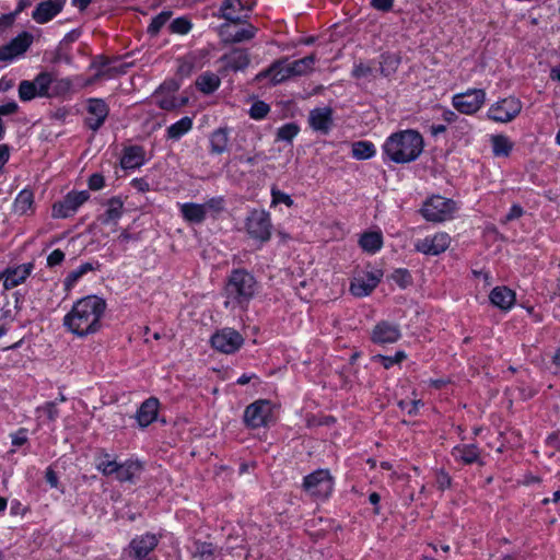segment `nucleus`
<instances>
[{
	"label": "nucleus",
	"mask_w": 560,
	"mask_h": 560,
	"mask_svg": "<svg viewBox=\"0 0 560 560\" xmlns=\"http://www.w3.org/2000/svg\"><path fill=\"white\" fill-rule=\"evenodd\" d=\"M287 58L273 61L267 69L256 75L255 81L260 82L270 78L271 84L276 85L293 77L290 63H287Z\"/></svg>",
	"instance_id": "obj_16"
},
{
	"label": "nucleus",
	"mask_w": 560,
	"mask_h": 560,
	"mask_svg": "<svg viewBox=\"0 0 560 560\" xmlns=\"http://www.w3.org/2000/svg\"><path fill=\"white\" fill-rule=\"evenodd\" d=\"M255 33L256 28L249 25L248 27L238 30L234 34H232L231 37L229 38V42L241 43L244 40H249L255 36Z\"/></svg>",
	"instance_id": "obj_50"
},
{
	"label": "nucleus",
	"mask_w": 560,
	"mask_h": 560,
	"mask_svg": "<svg viewBox=\"0 0 560 560\" xmlns=\"http://www.w3.org/2000/svg\"><path fill=\"white\" fill-rule=\"evenodd\" d=\"M394 0H371V7L382 12H388L393 9Z\"/></svg>",
	"instance_id": "obj_62"
},
{
	"label": "nucleus",
	"mask_w": 560,
	"mask_h": 560,
	"mask_svg": "<svg viewBox=\"0 0 560 560\" xmlns=\"http://www.w3.org/2000/svg\"><path fill=\"white\" fill-rule=\"evenodd\" d=\"M211 347L224 354H232L244 343L243 336L235 329L225 327L217 330L210 339Z\"/></svg>",
	"instance_id": "obj_9"
},
{
	"label": "nucleus",
	"mask_w": 560,
	"mask_h": 560,
	"mask_svg": "<svg viewBox=\"0 0 560 560\" xmlns=\"http://www.w3.org/2000/svg\"><path fill=\"white\" fill-rule=\"evenodd\" d=\"M65 260V253L61 249L52 250L47 257V266L55 267Z\"/></svg>",
	"instance_id": "obj_61"
},
{
	"label": "nucleus",
	"mask_w": 560,
	"mask_h": 560,
	"mask_svg": "<svg viewBox=\"0 0 560 560\" xmlns=\"http://www.w3.org/2000/svg\"><path fill=\"white\" fill-rule=\"evenodd\" d=\"M92 270H94L93 265L91 262H85L82 264L79 268L69 272L65 279L66 289L72 288L83 275Z\"/></svg>",
	"instance_id": "obj_43"
},
{
	"label": "nucleus",
	"mask_w": 560,
	"mask_h": 560,
	"mask_svg": "<svg viewBox=\"0 0 560 560\" xmlns=\"http://www.w3.org/2000/svg\"><path fill=\"white\" fill-rule=\"evenodd\" d=\"M256 280L246 269H233L225 284V293L237 304L247 303L255 293Z\"/></svg>",
	"instance_id": "obj_3"
},
{
	"label": "nucleus",
	"mask_w": 560,
	"mask_h": 560,
	"mask_svg": "<svg viewBox=\"0 0 560 560\" xmlns=\"http://www.w3.org/2000/svg\"><path fill=\"white\" fill-rule=\"evenodd\" d=\"M406 358L407 355L404 351H397L393 357L375 354L372 357V360L374 362H380L386 370H388L395 364L401 363Z\"/></svg>",
	"instance_id": "obj_44"
},
{
	"label": "nucleus",
	"mask_w": 560,
	"mask_h": 560,
	"mask_svg": "<svg viewBox=\"0 0 560 560\" xmlns=\"http://www.w3.org/2000/svg\"><path fill=\"white\" fill-rule=\"evenodd\" d=\"M271 415L270 401L260 399L248 405L244 411V422L250 429L267 425Z\"/></svg>",
	"instance_id": "obj_12"
},
{
	"label": "nucleus",
	"mask_w": 560,
	"mask_h": 560,
	"mask_svg": "<svg viewBox=\"0 0 560 560\" xmlns=\"http://www.w3.org/2000/svg\"><path fill=\"white\" fill-rule=\"evenodd\" d=\"M27 442L26 430L20 429L12 435V444L14 446H22Z\"/></svg>",
	"instance_id": "obj_63"
},
{
	"label": "nucleus",
	"mask_w": 560,
	"mask_h": 560,
	"mask_svg": "<svg viewBox=\"0 0 560 560\" xmlns=\"http://www.w3.org/2000/svg\"><path fill=\"white\" fill-rule=\"evenodd\" d=\"M381 272H366L362 277H355L350 284V292L358 298H363L373 292L381 281Z\"/></svg>",
	"instance_id": "obj_21"
},
{
	"label": "nucleus",
	"mask_w": 560,
	"mask_h": 560,
	"mask_svg": "<svg viewBox=\"0 0 560 560\" xmlns=\"http://www.w3.org/2000/svg\"><path fill=\"white\" fill-rule=\"evenodd\" d=\"M32 82L39 97H51L54 95L49 92V88L52 83V75L49 72L38 73Z\"/></svg>",
	"instance_id": "obj_40"
},
{
	"label": "nucleus",
	"mask_w": 560,
	"mask_h": 560,
	"mask_svg": "<svg viewBox=\"0 0 560 560\" xmlns=\"http://www.w3.org/2000/svg\"><path fill=\"white\" fill-rule=\"evenodd\" d=\"M34 269L33 262L22 264L15 267L7 268L0 273V280L3 279L4 290L12 289L26 280Z\"/></svg>",
	"instance_id": "obj_20"
},
{
	"label": "nucleus",
	"mask_w": 560,
	"mask_h": 560,
	"mask_svg": "<svg viewBox=\"0 0 560 560\" xmlns=\"http://www.w3.org/2000/svg\"><path fill=\"white\" fill-rule=\"evenodd\" d=\"M159 406V399L155 397H150L141 404L136 415L137 421L141 428H145L155 421Z\"/></svg>",
	"instance_id": "obj_25"
},
{
	"label": "nucleus",
	"mask_w": 560,
	"mask_h": 560,
	"mask_svg": "<svg viewBox=\"0 0 560 560\" xmlns=\"http://www.w3.org/2000/svg\"><path fill=\"white\" fill-rule=\"evenodd\" d=\"M375 152V147L370 141H357L352 144V155L357 160L371 159Z\"/></svg>",
	"instance_id": "obj_42"
},
{
	"label": "nucleus",
	"mask_w": 560,
	"mask_h": 560,
	"mask_svg": "<svg viewBox=\"0 0 560 560\" xmlns=\"http://www.w3.org/2000/svg\"><path fill=\"white\" fill-rule=\"evenodd\" d=\"M144 149L140 145H130L125 148L120 160L124 170H133L144 164Z\"/></svg>",
	"instance_id": "obj_27"
},
{
	"label": "nucleus",
	"mask_w": 560,
	"mask_h": 560,
	"mask_svg": "<svg viewBox=\"0 0 560 560\" xmlns=\"http://www.w3.org/2000/svg\"><path fill=\"white\" fill-rule=\"evenodd\" d=\"M183 218L194 224H200L206 220V206L195 202H186L180 206Z\"/></svg>",
	"instance_id": "obj_30"
},
{
	"label": "nucleus",
	"mask_w": 560,
	"mask_h": 560,
	"mask_svg": "<svg viewBox=\"0 0 560 560\" xmlns=\"http://www.w3.org/2000/svg\"><path fill=\"white\" fill-rule=\"evenodd\" d=\"M90 198L88 190L70 191L63 199L52 206L54 218H69Z\"/></svg>",
	"instance_id": "obj_11"
},
{
	"label": "nucleus",
	"mask_w": 560,
	"mask_h": 560,
	"mask_svg": "<svg viewBox=\"0 0 560 560\" xmlns=\"http://www.w3.org/2000/svg\"><path fill=\"white\" fill-rule=\"evenodd\" d=\"M522 110V103L515 97H505L492 104L487 113L490 120L497 122H509Z\"/></svg>",
	"instance_id": "obj_10"
},
{
	"label": "nucleus",
	"mask_w": 560,
	"mask_h": 560,
	"mask_svg": "<svg viewBox=\"0 0 560 560\" xmlns=\"http://www.w3.org/2000/svg\"><path fill=\"white\" fill-rule=\"evenodd\" d=\"M105 185V178L100 173H94L89 178V188L91 190H100Z\"/></svg>",
	"instance_id": "obj_60"
},
{
	"label": "nucleus",
	"mask_w": 560,
	"mask_h": 560,
	"mask_svg": "<svg viewBox=\"0 0 560 560\" xmlns=\"http://www.w3.org/2000/svg\"><path fill=\"white\" fill-rule=\"evenodd\" d=\"M255 0H224L221 5L222 18L231 22H240L243 11H250Z\"/></svg>",
	"instance_id": "obj_23"
},
{
	"label": "nucleus",
	"mask_w": 560,
	"mask_h": 560,
	"mask_svg": "<svg viewBox=\"0 0 560 560\" xmlns=\"http://www.w3.org/2000/svg\"><path fill=\"white\" fill-rule=\"evenodd\" d=\"M492 152L495 156H509L512 149V141L504 135L491 137Z\"/></svg>",
	"instance_id": "obj_36"
},
{
	"label": "nucleus",
	"mask_w": 560,
	"mask_h": 560,
	"mask_svg": "<svg viewBox=\"0 0 560 560\" xmlns=\"http://www.w3.org/2000/svg\"><path fill=\"white\" fill-rule=\"evenodd\" d=\"M359 245L364 252L374 254L382 248L383 236L380 232H365L361 235Z\"/></svg>",
	"instance_id": "obj_33"
},
{
	"label": "nucleus",
	"mask_w": 560,
	"mask_h": 560,
	"mask_svg": "<svg viewBox=\"0 0 560 560\" xmlns=\"http://www.w3.org/2000/svg\"><path fill=\"white\" fill-rule=\"evenodd\" d=\"M451 244V237L447 233L439 232L434 235H428L415 243V249L429 256H438L444 253Z\"/></svg>",
	"instance_id": "obj_13"
},
{
	"label": "nucleus",
	"mask_w": 560,
	"mask_h": 560,
	"mask_svg": "<svg viewBox=\"0 0 560 560\" xmlns=\"http://www.w3.org/2000/svg\"><path fill=\"white\" fill-rule=\"evenodd\" d=\"M191 128L192 119L188 116H185L167 128V138L172 140H178Z\"/></svg>",
	"instance_id": "obj_35"
},
{
	"label": "nucleus",
	"mask_w": 560,
	"mask_h": 560,
	"mask_svg": "<svg viewBox=\"0 0 560 560\" xmlns=\"http://www.w3.org/2000/svg\"><path fill=\"white\" fill-rule=\"evenodd\" d=\"M491 303L502 311L510 310L515 303V292L508 287H495L490 292Z\"/></svg>",
	"instance_id": "obj_26"
},
{
	"label": "nucleus",
	"mask_w": 560,
	"mask_h": 560,
	"mask_svg": "<svg viewBox=\"0 0 560 560\" xmlns=\"http://www.w3.org/2000/svg\"><path fill=\"white\" fill-rule=\"evenodd\" d=\"M142 469L143 466L139 460L129 459L125 463L118 464V468L114 475L120 482H135L136 478L141 474Z\"/></svg>",
	"instance_id": "obj_28"
},
{
	"label": "nucleus",
	"mask_w": 560,
	"mask_h": 560,
	"mask_svg": "<svg viewBox=\"0 0 560 560\" xmlns=\"http://www.w3.org/2000/svg\"><path fill=\"white\" fill-rule=\"evenodd\" d=\"M217 553L218 548L212 542H195V550L192 552L194 558H198L199 560H214Z\"/></svg>",
	"instance_id": "obj_39"
},
{
	"label": "nucleus",
	"mask_w": 560,
	"mask_h": 560,
	"mask_svg": "<svg viewBox=\"0 0 560 560\" xmlns=\"http://www.w3.org/2000/svg\"><path fill=\"white\" fill-rule=\"evenodd\" d=\"M19 97L22 102H30L35 97H39V94L36 91L35 85L32 81L23 80L19 84Z\"/></svg>",
	"instance_id": "obj_45"
},
{
	"label": "nucleus",
	"mask_w": 560,
	"mask_h": 560,
	"mask_svg": "<svg viewBox=\"0 0 560 560\" xmlns=\"http://www.w3.org/2000/svg\"><path fill=\"white\" fill-rule=\"evenodd\" d=\"M33 34L24 31L11 39L7 45L0 47V61H12L14 58L24 55L33 44Z\"/></svg>",
	"instance_id": "obj_14"
},
{
	"label": "nucleus",
	"mask_w": 560,
	"mask_h": 560,
	"mask_svg": "<svg viewBox=\"0 0 560 560\" xmlns=\"http://www.w3.org/2000/svg\"><path fill=\"white\" fill-rule=\"evenodd\" d=\"M66 0H45L39 2L32 13L33 20L38 24H45L57 16L63 9Z\"/></svg>",
	"instance_id": "obj_19"
},
{
	"label": "nucleus",
	"mask_w": 560,
	"mask_h": 560,
	"mask_svg": "<svg viewBox=\"0 0 560 560\" xmlns=\"http://www.w3.org/2000/svg\"><path fill=\"white\" fill-rule=\"evenodd\" d=\"M156 105L165 110H172L177 107L175 97L173 95L162 94L160 97H154Z\"/></svg>",
	"instance_id": "obj_55"
},
{
	"label": "nucleus",
	"mask_w": 560,
	"mask_h": 560,
	"mask_svg": "<svg viewBox=\"0 0 560 560\" xmlns=\"http://www.w3.org/2000/svg\"><path fill=\"white\" fill-rule=\"evenodd\" d=\"M124 213V201L120 197H112L107 201V209L106 211L101 214L97 220L102 224H110V223H117V221L121 218Z\"/></svg>",
	"instance_id": "obj_29"
},
{
	"label": "nucleus",
	"mask_w": 560,
	"mask_h": 560,
	"mask_svg": "<svg viewBox=\"0 0 560 560\" xmlns=\"http://www.w3.org/2000/svg\"><path fill=\"white\" fill-rule=\"evenodd\" d=\"M300 128L294 122H289L280 127L277 131V140L292 141V139L299 133Z\"/></svg>",
	"instance_id": "obj_47"
},
{
	"label": "nucleus",
	"mask_w": 560,
	"mask_h": 560,
	"mask_svg": "<svg viewBox=\"0 0 560 560\" xmlns=\"http://www.w3.org/2000/svg\"><path fill=\"white\" fill-rule=\"evenodd\" d=\"M270 110V106L262 102V101H256L253 103L249 109V116L253 119L260 120L265 118Z\"/></svg>",
	"instance_id": "obj_48"
},
{
	"label": "nucleus",
	"mask_w": 560,
	"mask_h": 560,
	"mask_svg": "<svg viewBox=\"0 0 560 560\" xmlns=\"http://www.w3.org/2000/svg\"><path fill=\"white\" fill-rule=\"evenodd\" d=\"M272 205L284 203L288 207H292L294 201L285 192L279 190L277 187L271 188Z\"/></svg>",
	"instance_id": "obj_52"
},
{
	"label": "nucleus",
	"mask_w": 560,
	"mask_h": 560,
	"mask_svg": "<svg viewBox=\"0 0 560 560\" xmlns=\"http://www.w3.org/2000/svg\"><path fill=\"white\" fill-rule=\"evenodd\" d=\"M400 63L399 57L393 54H383L380 61V71L384 77L394 74Z\"/></svg>",
	"instance_id": "obj_41"
},
{
	"label": "nucleus",
	"mask_w": 560,
	"mask_h": 560,
	"mask_svg": "<svg viewBox=\"0 0 560 560\" xmlns=\"http://www.w3.org/2000/svg\"><path fill=\"white\" fill-rule=\"evenodd\" d=\"M400 329L396 324L386 320L377 323L371 332V340L376 345L394 343L400 338Z\"/></svg>",
	"instance_id": "obj_18"
},
{
	"label": "nucleus",
	"mask_w": 560,
	"mask_h": 560,
	"mask_svg": "<svg viewBox=\"0 0 560 560\" xmlns=\"http://www.w3.org/2000/svg\"><path fill=\"white\" fill-rule=\"evenodd\" d=\"M178 89L179 84L175 80L164 81L154 92L153 97H160L162 94L173 95Z\"/></svg>",
	"instance_id": "obj_51"
},
{
	"label": "nucleus",
	"mask_w": 560,
	"mask_h": 560,
	"mask_svg": "<svg viewBox=\"0 0 560 560\" xmlns=\"http://www.w3.org/2000/svg\"><path fill=\"white\" fill-rule=\"evenodd\" d=\"M435 482L439 490L444 491L452 486V478L444 469H440L435 474Z\"/></svg>",
	"instance_id": "obj_54"
},
{
	"label": "nucleus",
	"mask_w": 560,
	"mask_h": 560,
	"mask_svg": "<svg viewBox=\"0 0 560 560\" xmlns=\"http://www.w3.org/2000/svg\"><path fill=\"white\" fill-rule=\"evenodd\" d=\"M86 112L85 125L91 130L97 131L105 122L109 114V107L102 98H89Z\"/></svg>",
	"instance_id": "obj_15"
},
{
	"label": "nucleus",
	"mask_w": 560,
	"mask_h": 560,
	"mask_svg": "<svg viewBox=\"0 0 560 560\" xmlns=\"http://www.w3.org/2000/svg\"><path fill=\"white\" fill-rule=\"evenodd\" d=\"M454 129L457 133V137L462 138L470 135V132L472 131V126L467 119L460 118L455 124Z\"/></svg>",
	"instance_id": "obj_58"
},
{
	"label": "nucleus",
	"mask_w": 560,
	"mask_h": 560,
	"mask_svg": "<svg viewBox=\"0 0 560 560\" xmlns=\"http://www.w3.org/2000/svg\"><path fill=\"white\" fill-rule=\"evenodd\" d=\"M172 15L171 11H163L156 16H154L148 26V34L151 36H156L161 28L165 25V23L170 20Z\"/></svg>",
	"instance_id": "obj_46"
},
{
	"label": "nucleus",
	"mask_w": 560,
	"mask_h": 560,
	"mask_svg": "<svg viewBox=\"0 0 560 560\" xmlns=\"http://www.w3.org/2000/svg\"><path fill=\"white\" fill-rule=\"evenodd\" d=\"M303 490L312 498L326 500L334 490V478L328 469H317L304 477Z\"/></svg>",
	"instance_id": "obj_5"
},
{
	"label": "nucleus",
	"mask_w": 560,
	"mask_h": 560,
	"mask_svg": "<svg viewBox=\"0 0 560 560\" xmlns=\"http://www.w3.org/2000/svg\"><path fill=\"white\" fill-rule=\"evenodd\" d=\"M453 458L464 465L480 464L481 451L477 444H459L452 448L451 452Z\"/></svg>",
	"instance_id": "obj_24"
},
{
	"label": "nucleus",
	"mask_w": 560,
	"mask_h": 560,
	"mask_svg": "<svg viewBox=\"0 0 560 560\" xmlns=\"http://www.w3.org/2000/svg\"><path fill=\"white\" fill-rule=\"evenodd\" d=\"M159 541V537L152 533L138 535L124 549V558L126 560H159L153 555Z\"/></svg>",
	"instance_id": "obj_4"
},
{
	"label": "nucleus",
	"mask_w": 560,
	"mask_h": 560,
	"mask_svg": "<svg viewBox=\"0 0 560 560\" xmlns=\"http://www.w3.org/2000/svg\"><path fill=\"white\" fill-rule=\"evenodd\" d=\"M229 143V129L226 127H220L210 136V152L213 154H222L228 151Z\"/></svg>",
	"instance_id": "obj_31"
},
{
	"label": "nucleus",
	"mask_w": 560,
	"mask_h": 560,
	"mask_svg": "<svg viewBox=\"0 0 560 560\" xmlns=\"http://www.w3.org/2000/svg\"><path fill=\"white\" fill-rule=\"evenodd\" d=\"M221 80L218 74L213 72H205L196 80L197 89L203 94H211L220 86Z\"/></svg>",
	"instance_id": "obj_32"
},
{
	"label": "nucleus",
	"mask_w": 560,
	"mask_h": 560,
	"mask_svg": "<svg viewBox=\"0 0 560 560\" xmlns=\"http://www.w3.org/2000/svg\"><path fill=\"white\" fill-rule=\"evenodd\" d=\"M308 124L311 128L323 135H327L332 125V109L330 107H317L310 112Z\"/></svg>",
	"instance_id": "obj_22"
},
{
	"label": "nucleus",
	"mask_w": 560,
	"mask_h": 560,
	"mask_svg": "<svg viewBox=\"0 0 560 560\" xmlns=\"http://www.w3.org/2000/svg\"><path fill=\"white\" fill-rule=\"evenodd\" d=\"M105 310V300L96 295H88L73 304L71 311L63 317V326L78 337L95 334L102 327L101 319Z\"/></svg>",
	"instance_id": "obj_1"
},
{
	"label": "nucleus",
	"mask_w": 560,
	"mask_h": 560,
	"mask_svg": "<svg viewBox=\"0 0 560 560\" xmlns=\"http://www.w3.org/2000/svg\"><path fill=\"white\" fill-rule=\"evenodd\" d=\"M392 279L402 289L411 283V276L406 269H397L392 275Z\"/></svg>",
	"instance_id": "obj_53"
},
{
	"label": "nucleus",
	"mask_w": 560,
	"mask_h": 560,
	"mask_svg": "<svg viewBox=\"0 0 560 560\" xmlns=\"http://www.w3.org/2000/svg\"><path fill=\"white\" fill-rule=\"evenodd\" d=\"M201 205L206 206V212L208 210H211L213 212H221L224 209V199L223 197H214Z\"/></svg>",
	"instance_id": "obj_59"
},
{
	"label": "nucleus",
	"mask_w": 560,
	"mask_h": 560,
	"mask_svg": "<svg viewBox=\"0 0 560 560\" xmlns=\"http://www.w3.org/2000/svg\"><path fill=\"white\" fill-rule=\"evenodd\" d=\"M195 67V57L188 55L179 60L178 73L189 75Z\"/></svg>",
	"instance_id": "obj_56"
},
{
	"label": "nucleus",
	"mask_w": 560,
	"mask_h": 560,
	"mask_svg": "<svg viewBox=\"0 0 560 560\" xmlns=\"http://www.w3.org/2000/svg\"><path fill=\"white\" fill-rule=\"evenodd\" d=\"M245 226L248 235L260 243H266L271 237V219L265 210L254 209L250 211Z\"/></svg>",
	"instance_id": "obj_7"
},
{
	"label": "nucleus",
	"mask_w": 560,
	"mask_h": 560,
	"mask_svg": "<svg viewBox=\"0 0 560 560\" xmlns=\"http://www.w3.org/2000/svg\"><path fill=\"white\" fill-rule=\"evenodd\" d=\"M96 468L104 476H112L117 470L118 463L115 459H112L110 455L103 450L97 456Z\"/></svg>",
	"instance_id": "obj_38"
},
{
	"label": "nucleus",
	"mask_w": 560,
	"mask_h": 560,
	"mask_svg": "<svg viewBox=\"0 0 560 560\" xmlns=\"http://www.w3.org/2000/svg\"><path fill=\"white\" fill-rule=\"evenodd\" d=\"M317 60L318 58L316 54L313 52L304 58L291 62L290 67L293 77L305 75L312 72Z\"/></svg>",
	"instance_id": "obj_34"
},
{
	"label": "nucleus",
	"mask_w": 560,
	"mask_h": 560,
	"mask_svg": "<svg viewBox=\"0 0 560 560\" xmlns=\"http://www.w3.org/2000/svg\"><path fill=\"white\" fill-rule=\"evenodd\" d=\"M455 201L442 196H432L421 208V214L427 221L443 222L453 217Z\"/></svg>",
	"instance_id": "obj_6"
},
{
	"label": "nucleus",
	"mask_w": 560,
	"mask_h": 560,
	"mask_svg": "<svg viewBox=\"0 0 560 560\" xmlns=\"http://www.w3.org/2000/svg\"><path fill=\"white\" fill-rule=\"evenodd\" d=\"M423 149V136L416 129L393 132L382 145L384 160L396 164H407L416 161Z\"/></svg>",
	"instance_id": "obj_2"
},
{
	"label": "nucleus",
	"mask_w": 560,
	"mask_h": 560,
	"mask_svg": "<svg viewBox=\"0 0 560 560\" xmlns=\"http://www.w3.org/2000/svg\"><path fill=\"white\" fill-rule=\"evenodd\" d=\"M372 74H373V68L363 62L354 65L353 70H352V77L355 79L368 78Z\"/></svg>",
	"instance_id": "obj_57"
},
{
	"label": "nucleus",
	"mask_w": 560,
	"mask_h": 560,
	"mask_svg": "<svg viewBox=\"0 0 560 560\" xmlns=\"http://www.w3.org/2000/svg\"><path fill=\"white\" fill-rule=\"evenodd\" d=\"M34 203V195L32 190L23 189L19 192L14 200V211L21 215L32 210Z\"/></svg>",
	"instance_id": "obj_37"
},
{
	"label": "nucleus",
	"mask_w": 560,
	"mask_h": 560,
	"mask_svg": "<svg viewBox=\"0 0 560 560\" xmlns=\"http://www.w3.org/2000/svg\"><path fill=\"white\" fill-rule=\"evenodd\" d=\"M191 30V23L186 18H177L170 24V31L175 34H187Z\"/></svg>",
	"instance_id": "obj_49"
},
{
	"label": "nucleus",
	"mask_w": 560,
	"mask_h": 560,
	"mask_svg": "<svg viewBox=\"0 0 560 560\" xmlns=\"http://www.w3.org/2000/svg\"><path fill=\"white\" fill-rule=\"evenodd\" d=\"M486 102V92L482 89H468L452 97L453 107L464 115L476 114Z\"/></svg>",
	"instance_id": "obj_8"
},
{
	"label": "nucleus",
	"mask_w": 560,
	"mask_h": 560,
	"mask_svg": "<svg viewBox=\"0 0 560 560\" xmlns=\"http://www.w3.org/2000/svg\"><path fill=\"white\" fill-rule=\"evenodd\" d=\"M43 409L45 410L48 419L50 421H55L58 417V409L56 407V402L55 401H48L45 404V406L43 407Z\"/></svg>",
	"instance_id": "obj_64"
},
{
	"label": "nucleus",
	"mask_w": 560,
	"mask_h": 560,
	"mask_svg": "<svg viewBox=\"0 0 560 560\" xmlns=\"http://www.w3.org/2000/svg\"><path fill=\"white\" fill-rule=\"evenodd\" d=\"M219 61L223 63V69L221 70V72H237L243 71L248 67L250 58L246 49L234 48L231 51L221 56Z\"/></svg>",
	"instance_id": "obj_17"
}]
</instances>
